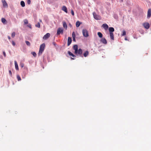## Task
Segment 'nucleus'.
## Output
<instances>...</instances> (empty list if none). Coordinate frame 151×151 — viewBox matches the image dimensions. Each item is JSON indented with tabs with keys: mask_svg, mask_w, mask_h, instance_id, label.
<instances>
[{
	"mask_svg": "<svg viewBox=\"0 0 151 151\" xmlns=\"http://www.w3.org/2000/svg\"><path fill=\"white\" fill-rule=\"evenodd\" d=\"M24 22L25 24H27L28 23V20L27 19L24 20Z\"/></svg>",
	"mask_w": 151,
	"mask_h": 151,
	"instance_id": "obj_30",
	"label": "nucleus"
},
{
	"mask_svg": "<svg viewBox=\"0 0 151 151\" xmlns=\"http://www.w3.org/2000/svg\"><path fill=\"white\" fill-rule=\"evenodd\" d=\"M8 38L9 40H10L11 39L10 37L9 36H8Z\"/></svg>",
	"mask_w": 151,
	"mask_h": 151,
	"instance_id": "obj_39",
	"label": "nucleus"
},
{
	"mask_svg": "<svg viewBox=\"0 0 151 151\" xmlns=\"http://www.w3.org/2000/svg\"><path fill=\"white\" fill-rule=\"evenodd\" d=\"M35 26L36 27H37L38 28H40V23L39 22L37 23V24L35 25Z\"/></svg>",
	"mask_w": 151,
	"mask_h": 151,
	"instance_id": "obj_25",
	"label": "nucleus"
},
{
	"mask_svg": "<svg viewBox=\"0 0 151 151\" xmlns=\"http://www.w3.org/2000/svg\"><path fill=\"white\" fill-rule=\"evenodd\" d=\"M89 52L88 51H86L83 54V56L84 57H87L88 55Z\"/></svg>",
	"mask_w": 151,
	"mask_h": 151,
	"instance_id": "obj_20",
	"label": "nucleus"
},
{
	"mask_svg": "<svg viewBox=\"0 0 151 151\" xmlns=\"http://www.w3.org/2000/svg\"><path fill=\"white\" fill-rule=\"evenodd\" d=\"M52 44L54 46H56V43L55 42H53Z\"/></svg>",
	"mask_w": 151,
	"mask_h": 151,
	"instance_id": "obj_38",
	"label": "nucleus"
},
{
	"mask_svg": "<svg viewBox=\"0 0 151 151\" xmlns=\"http://www.w3.org/2000/svg\"><path fill=\"white\" fill-rule=\"evenodd\" d=\"M71 13L72 15L73 16H74V11H73V10L72 9L71 10Z\"/></svg>",
	"mask_w": 151,
	"mask_h": 151,
	"instance_id": "obj_33",
	"label": "nucleus"
},
{
	"mask_svg": "<svg viewBox=\"0 0 151 151\" xmlns=\"http://www.w3.org/2000/svg\"><path fill=\"white\" fill-rule=\"evenodd\" d=\"M62 9L63 11H64L65 12H66V13H67V12H68L67 9L65 6H63L62 7Z\"/></svg>",
	"mask_w": 151,
	"mask_h": 151,
	"instance_id": "obj_13",
	"label": "nucleus"
},
{
	"mask_svg": "<svg viewBox=\"0 0 151 151\" xmlns=\"http://www.w3.org/2000/svg\"><path fill=\"white\" fill-rule=\"evenodd\" d=\"M72 36L73 38V41L74 42H76V39H75L76 35H75V32H72Z\"/></svg>",
	"mask_w": 151,
	"mask_h": 151,
	"instance_id": "obj_14",
	"label": "nucleus"
},
{
	"mask_svg": "<svg viewBox=\"0 0 151 151\" xmlns=\"http://www.w3.org/2000/svg\"><path fill=\"white\" fill-rule=\"evenodd\" d=\"M72 39L70 37H68V46H69L70 45L72 42Z\"/></svg>",
	"mask_w": 151,
	"mask_h": 151,
	"instance_id": "obj_11",
	"label": "nucleus"
},
{
	"mask_svg": "<svg viewBox=\"0 0 151 151\" xmlns=\"http://www.w3.org/2000/svg\"><path fill=\"white\" fill-rule=\"evenodd\" d=\"M114 18H115V19H116V17H115Z\"/></svg>",
	"mask_w": 151,
	"mask_h": 151,
	"instance_id": "obj_44",
	"label": "nucleus"
},
{
	"mask_svg": "<svg viewBox=\"0 0 151 151\" xmlns=\"http://www.w3.org/2000/svg\"><path fill=\"white\" fill-rule=\"evenodd\" d=\"M120 1H121V2H122V1H123V0H120Z\"/></svg>",
	"mask_w": 151,
	"mask_h": 151,
	"instance_id": "obj_43",
	"label": "nucleus"
},
{
	"mask_svg": "<svg viewBox=\"0 0 151 151\" xmlns=\"http://www.w3.org/2000/svg\"><path fill=\"white\" fill-rule=\"evenodd\" d=\"M27 26L30 28H32L31 25L30 24H29L27 25Z\"/></svg>",
	"mask_w": 151,
	"mask_h": 151,
	"instance_id": "obj_35",
	"label": "nucleus"
},
{
	"mask_svg": "<svg viewBox=\"0 0 151 151\" xmlns=\"http://www.w3.org/2000/svg\"><path fill=\"white\" fill-rule=\"evenodd\" d=\"M2 2L3 3V6L4 7H8V4L5 0H2Z\"/></svg>",
	"mask_w": 151,
	"mask_h": 151,
	"instance_id": "obj_9",
	"label": "nucleus"
},
{
	"mask_svg": "<svg viewBox=\"0 0 151 151\" xmlns=\"http://www.w3.org/2000/svg\"><path fill=\"white\" fill-rule=\"evenodd\" d=\"M108 29L109 33H113L114 31V29L113 27H110Z\"/></svg>",
	"mask_w": 151,
	"mask_h": 151,
	"instance_id": "obj_12",
	"label": "nucleus"
},
{
	"mask_svg": "<svg viewBox=\"0 0 151 151\" xmlns=\"http://www.w3.org/2000/svg\"><path fill=\"white\" fill-rule=\"evenodd\" d=\"M71 59H72V60H73V59H74V58H71Z\"/></svg>",
	"mask_w": 151,
	"mask_h": 151,
	"instance_id": "obj_42",
	"label": "nucleus"
},
{
	"mask_svg": "<svg viewBox=\"0 0 151 151\" xmlns=\"http://www.w3.org/2000/svg\"><path fill=\"white\" fill-rule=\"evenodd\" d=\"M97 34L99 37L100 38H102L103 37V35L100 32H99L97 33Z\"/></svg>",
	"mask_w": 151,
	"mask_h": 151,
	"instance_id": "obj_24",
	"label": "nucleus"
},
{
	"mask_svg": "<svg viewBox=\"0 0 151 151\" xmlns=\"http://www.w3.org/2000/svg\"><path fill=\"white\" fill-rule=\"evenodd\" d=\"M63 27L66 29L67 28V26L66 22H63Z\"/></svg>",
	"mask_w": 151,
	"mask_h": 151,
	"instance_id": "obj_17",
	"label": "nucleus"
},
{
	"mask_svg": "<svg viewBox=\"0 0 151 151\" xmlns=\"http://www.w3.org/2000/svg\"><path fill=\"white\" fill-rule=\"evenodd\" d=\"M102 27L105 30H107L109 28V26L106 24H103Z\"/></svg>",
	"mask_w": 151,
	"mask_h": 151,
	"instance_id": "obj_10",
	"label": "nucleus"
},
{
	"mask_svg": "<svg viewBox=\"0 0 151 151\" xmlns=\"http://www.w3.org/2000/svg\"><path fill=\"white\" fill-rule=\"evenodd\" d=\"M21 67H24V64H21Z\"/></svg>",
	"mask_w": 151,
	"mask_h": 151,
	"instance_id": "obj_40",
	"label": "nucleus"
},
{
	"mask_svg": "<svg viewBox=\"0 0 151 151\" xmlns=\"http://www.w3.org/2000/svg\"><path fill=\"white\" fill-rule=\"evenodd\" d=\"M9 73L11 76H12V72L11 70H9Z\"/></svg>",
	"mask_w": 151,
	"mask_h": 151,
	"instance_id": "obj_36",
	"label": "nucleus"
},
{
	"mask_svg": "<svg viewBox=\"0 0 151 151\" xmlns=\"http://www.w3.org/2000/svg\"><path fill=\"white\" fill-rule=\"evenodd\" d=\"M73 49L75 50L74 53L76 55H79L80 56L83 57L82 56L83 50L81 48L78 49V46L77 45H74L73 46Z\"/></svg>",
	"mask_w": 151,
	"mask_h": 151,
	"instance_id": "obj_1",
	"label": "nucleus"
},
{
	"mask_svg": "<svg viewBox=\"0 0 151 151\" xmlns=\"http://www.w3.org/2000/svg\"><path fill=\"white\" fill-rule=\"evenodd\" d=\"M31 53L35 57L36 56V54L35 52H32Z\"/></svg>",
	"mask_w": 151,
	"mask_h": 151,
	"instance_id": "obj_27",
	"label": "nucleus"
},
{
	"mask_svg": "<svg viewBox=\"0 0 151 151\" xmlns=\"http://www.w3.org/2000/svg\"><path fill=\"white\" fill-rule=\"evenodd\" d=\"M45 47V43H43L40 45L38 53L39 55H41L42 54V52L44 50Z\"/></svg>",
	"mask_w": 151,
	"mask_h": 151,
	"instance_id": "obj_2",
	"label": "nucleus"
},
{
	"mask_svg": "<svg viewBox=\"0 0 151 151\" xmlns=\"http://www.w3.org/2000/svg\"><path fill=\"white\" fill-rule=\"evenodd\" d=\"M2 22L4 24H5L7 22L6 19L4 18H2L1 19Z\"/></svg>",
	"mask_w": 151,
	"mask_h": 151,
	"instance_id": "obj_18",
	"label": "nucleus"
},
{
	"mask_svg": "<svg viewBox=\"0 0 151 151\" xmlns=\"http://www.w3.org/2000/svg\"><path fill=\"white\" fill-rule=\"evenodd\" d=\"M68 53L69 55L72 56L73 58H75L76 57V56L75 55L73 54L71 52L69 51H68Z\"/></svg>",
	"mask_w": 151,
	"mask_h": 151,
	"instance_id": "obj_16",
	"label": "nucleus"
},
{
	"mask_svg": "<svg viewBox=\"0 0 151 151\" xmlns=\"http://www.w3.org/2000/svg\"><path fill=\"white\" fill-rule=\"evenodd\" d=\"M15 33L14 32H13L12 34V37H14L15 36Z\"/></svg>",
	"mask_w": 151,
	"mask_h": 151,
	"instance_id": "obj_31",
	"label": "nucleus"
},
{
	"mask_svg": "<svg viewBox=\"0 0 151 151\" xmlns=\"http://www.w3.org/2000/svg\"><path fill=\"white\" fill-rule=\"evenodd\" d=\"M12 45L14 46L15 45V43L14 41H12Z\"/></svg>",
	"mask_w": 151,
	"mask_h": 151,
	"instance_id": "obj_34",
	"label": "nucleus"
},
{
	"mask_svg": "<svg viewBox=\"0 0 151 151\" xmlns=\"http://www.w3.org/2000/svg\"><path fill=\"white\" fill-rule=\"evenodd\" d=\"M17 78L18 81H20L21 80L20 76L18 75H17Z\"/></svg>",
	"mask_w": 151,
	"mask_h": 151,
	"instance_id": "obj_29",
	"label": "nucleus"
},
{
	"mask_svg": "<svg viewBox=\"0 0 151 151\" xmlns=\"http://www.w3.org/2000/svg\"><path fill=\"white\" fill-rule=\"evenodd\" d=\"M81 22L79 21H77L76 23V27H78L81 24Z\"/></svg>",
	"mask_w": 151,
	"mask_h": 151,
	"instance_id": "obj_21",
	"label": "nucleus"
},
{
	"mask_svg": "<svg viewBox=\"0 0 151 151\" xmlns=\"http://www.w3.org/2000/svg\"><path fill=\"white\" fill-rule=\"evenodd\" d=\"M100 42L104 44H106L107 43V42L104 38H102L100 40Z\"/></svg>",
	"mask_w": 151,
	"mask_h": 151,
	"instance_id": "obj_8",
	"label": "nucleus"
},
{
	"mask_svg": "<svg viewBox=\"0 0 151 151\" xmlns=\"http://www.w3.org/2000/svg\"><path fill=\"white\" fill-rule=\"evenodd\" d=\"M94 18L96 20H99L101 19V17L100 16L96 14L95 12L93 13Z\"/></svg>",
	"mask_w": 151,
	"mask_h": 151,
	"instance_id": "obj_4",
	"label": "nucleus"
},
{
	"mask_svg": "<svg viewBox=\"0 0 151 151\" xmlns=\"http://www.w3.org/2000/svg\"><path fill=\"white\" fill-rule=\"evenodd\" d=\"M63 28L59 27L57 31V35H60V34H63Z\"/></svg>",
	"mask_w": 151,
	"mask_h": 151,
	"instance_id": "obj_5",
	"label": "nucleus"
},
{
	"mask_svg": "<svg viewBox=\"0 0 151 151\" xmlns=\"http://www.w3.org/2000/svg\"><path fill=\"white\" fill-rule=\"evenodd\" d=\"M126 34V31L125 30H123L122 31V36H124Z\"/></svg>",
	"mask_w": 151,
	"mask_h": 151,
	"instance_id": "obj_26",
	"label": "nucleus"
},
{
	"mask_svg": "<svg viewBox=\"0 0 151 151\" xmlns=\"http://www.w3.org/2000/svg\"><path fill=\"white\" fill-rule=\"evenodd\" d=\"M27 3L28 4H30L31 3L30 0H27Z\"/></svg>",
	"mask_w": 151,
	"mask_h": 151,
	"instance_id": "obj_32",
	"label": "nucleus"
},
{
	"mask_svg": "<svg viewBox=\"0 0 151 151\" xmlns=\"http://www.w3.org/2000/svg\"><path fill=\"white\" fill-rule=\"evenodd\" d=\"M25 42H26V44L27 45L29 46H30V43L29 41H25Z\"/></svg>",
	"mask_w": 151,
	"mask_h": 151,
	"instance_id": "obj_28",
	"label": "nucleus"
},
{
	"mask_svg": "<svg viewBox=\"0 0 151 151\" xmlns=\"http://www.w3.org/2000/svg\"><path fill=\"white\" fill-rule=\"evenodd\" d=\"M50 34L49 33H47L43 37V39L45 40L47 39L50 37Z\"/></svg>",
	"mask_w": 151,
	"mask_h": 151,
	"instance_id": "obj_6",
	"label": "nucleus"
},
{
	"mask_svg": "<svg viewBox=\"0 0 151 151\" xmlns=\"http://www.w3.org/2000/svg\"><path fill=\"white\" fill-rule=\"evenodd\" d=\"M20 4L22 7H24L25 6V4L23 1H21L20 2Z\"/></svg>",
	"mask_w": 151,
	"mask_h": 151,
	"instance_id": "obj_23",
	"label": "nucleus"
},
{
	"mask_svg": "<svg viewBox=\"0 0 151 151\" xmlns=\"http://www.w3.org/2000/svg\"><path fill=\"white\" fill-rule=\"evenodd\" d=\"M125 40H127V38L126 37L125 38Z\"/></svg>",
	"mask_w": 151,
	"mask_h": 151,
	"instance_id": "obj_41",
	"label": "nucleus"
},
{
	"mask_svg": "<svg viewBox=\"0 0 151 151\" xmlns=\"http://www.w3.org/2000/svg\"><path fill=\"white\" fill-rule=\"evenodd\" d=\"M110 38L111 40H114V36L113 33H109Z\"/></svg>",
	"mask_w": 151,
	"mask_h": 151,
	"instance_id": "obj_22",
	"label": "nucleus"
},
{
	"mask_svg": "<svg viewBox=\"0 0 151 151\" xmlns=\"http://www.w3.org/2000/svg\"><path fill=\"white\" fill-rule=\"evenodd\" d=\"M14 64H15V69L17 70H18L19 68H18V65L16 61H14Z\"/></svg>",
	"mask_w": 151,
	"mask_h": 151,
	"instance_id": "obj_19",
	"label": "nucleus"
},
{
	"mask_svg": "<svg viewBox=\"0 0 151 151\" xmlns=\"http://www.w3.org/2000/svg\"><path fill=\"white\" fill-rule=\"evenodd\" d=\"M82 33L84 37H88L89 36L88 32L86 29H83L82 30Z\"/></svg>",
	"mask_w": 151,
	"mask_h": 151,
	"instance_id": "obj_3",
	"label": "nucleus"
},
{
	"mask_svg": "<svg viewBox=\"0 0 151 151\" xmlns=\"http://www.w3.org/2000/svg\"><path fill=\"white\" fill-rule=\"evenodd\" d=\"M143 25L145 28L148 29L150 27V24L148 23H145L143 24Z\"/></svg>",
	"mask_w": 151,
	"mask_h": 151,
	"instance_id": "obj_7",
	"label": "nucleus"
},
{
	"mask_svg": "<svg viewBox=\"0 0 151 151\" xmlns=\"http://www.w3.org/2000/svg\"><path fill=\"white\" fill-rule=\"evenodd\" d=\"M151 9H149L147 12V18H149L151 17Z\"/></svg>",
	"mask_w": 151,
	"mask_h": 151,
	"instance_id": "obj_15",
	"label": "nucleus"
},
{
	"mask_svg": "<svg viewBox=\"0 0 151 151\" xmlns=\"http://www.w3.org/2000/svg\"><path fill=\"white\" fill-rule=\"evenodd\" d=\"M3 54L4 57L6 56V54L5 53V52L4 51L3 52Z\"/></svg>",
	"mask_w": 151,
	"mask_h": 151,
	"instance_id": "obj_37",
	"label": "nucleus"
}]
</instances>
